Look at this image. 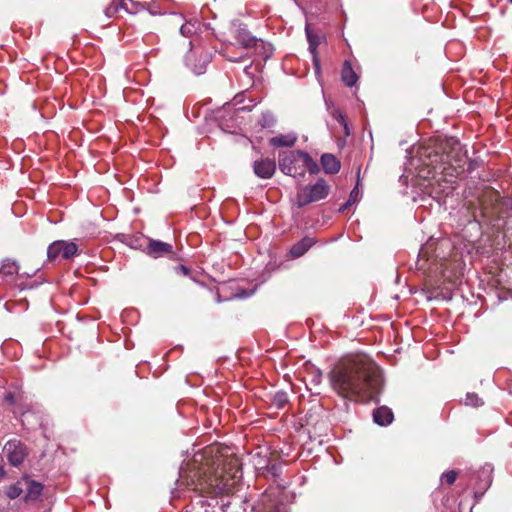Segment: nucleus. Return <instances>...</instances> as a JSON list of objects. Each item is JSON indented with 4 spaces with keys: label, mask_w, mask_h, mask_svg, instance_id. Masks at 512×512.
Segmentation results:
<instances>
[{
    "label": "nucleus",
    "mask_w": 512,
    "mask_h": 512,
    "mask_svg": "<svg viewBox=\"0 0 512 512\" xmlns=\"http://www.w3.org/2000/svg\"><path fill=\"white\" fill-rule=\"evenodd\" d=\"M181 484L198 492L191 502L192 511L209 512L210 504L202 496H219L234 493L242 479L241 462L229 447L212 445L196 453L187 471L180 476Z\"/></svg>",
    "instance_id": "nucleus-1"
},
{
    "label": "nucleus",
    "mask_w": 512,
    "mask_h": 512,
    "mask_svg": "<svg viewBox=\"0 0 512 512\" xmlns=\"http://www.w3.org/2000/svg\"><path fill=\"white\" fill-rule=\"evenodd\" d=\"M332 389L352 402H368L379 393L381 373L375 362L364 354H355L340 360L330 371Z\"/></svg>",
    "instance_id": "nucleus-2"
},
{
    "label": "nucleus",
    "mask_w": 512,
    "mask_h": 512,
    "mask_svg": "<svg viewBox=\"0 0 512 512\" xmlns=\"http://www.w3.org/2000/svg\"><path fill=\"white\" fill-rule=\"evenodd\" d=\"M441 165L439 169L445 175L457 177L464 172L465 157L461 153V145L459 141L451 138L446 141L442 148L440 156Z\"/></svg>",
    "instance_id": "nucleus-3"
},
{
    "label": "nucleus",
    "mask_w": 512,
    "mask_h": 512,
    "mask_svg": "<svg viewBox=\"0 0 512 512\" xmlns=\"http://www.w3.org/2000/svg\"><path fill=\"white\" fill-rule=\"evenodd\" d=\"M329 193L330 185L325 179L319 178L315 183L308 184L298 189L296 204L298 207H303L310 203L326 199Z\"/></svg>",
    "instance_id": "nucleus-4"
},
{
    "label": "nucleus",
    "mask_w": 512,
    "mask_h": 512,
    "mask_svg": "<svg viewBox=\"0 0 512 512\" xmlns=\"http://www.w3.org/2000/svg\"><path fill=\"white\" fill-rule=\"evenodd\" d=\"M304 157L305 152L300 150H291L279 154V169L285 175L292 177L304 176Z\"/></svg>",
    "instance_id": "nucleus-5"
},
{
    "label": "nucleus",
    "mask_w": 512,
    "mask_h": 512,
    "mask_svg": "<svg viewBox=\"0 0 512 512\" xmlns=\"http://www.w3.org/2000/svg\"><path fill=\"white\" fill-rule=\"evenodd\" d=\"M204 27L203 23L199 21L198 19H190L185 20L183 23H181L179 27V32L182 36L189 38L190 42L189 45L191 46V49L189 53L186 56L187 63L193 67L194 71L198 74L202 73L203 66H197L194 64V56L196 54V51H194V40L195 37L202 31V28Z\"/></svg>",
    "instance_id": "nucleus-6"
},
{
    "label": "nucleus",
    "mask_w": 512,
    "mask_h": 512,
    "mask_svg": "<svg viewBox=\"0 0 512 512\" xmlns=\"http://www.w3.org/2000/svg\"><path fill=\"white\" fill-rule=\"evenodd\" d=\"M78 254V245L74 241L56 240L47 248V260L55 261L59 256L70 260Z\"/></svg>",
    "instance_id": "nucleus-7"
},
{
    "label": "nucleus",
    "mask_w": 512,
    "mask_h": 512,
    "mask_svg": "<svg viewBox=\"0 0 512 512\" xmlns=\"http://www.w3.org/2000/svg\"><path fill=\"white\" fill-rule=\"evenodd\" d=\"M4 449L9 463L13 466L21 465L28 454L26 446L17 440L8 441Z\"/></svg>",
    "instance_id": "nucleus-8"
},
{
    "label": "nucleus",
    "mask_w": 512,
    "mask_h": 512,
    "mask_svg": "<svg viewBox=\"0 0 512 512\" xmlns=\"http://www.w3.org/2000/svg\"><path fill=\"white\" fill-rule=\"evenodd\" d=\"M276 171V162L270 158H261L254 161L253 172L261 179H270Z\"/></svg>",
    "instance_id": "nucleus-9"
},
{
    "label": "nucleus",
    "mask_w": 512,
    "mask_h": 512,
    "mask_svg": "<svg viewBox=\"0 0 512 512\" xmlns=\"http://www.w3.org/2000/svg\"><path fill=\"white\" fill-rule=\"evenodd\" d=\"M146 253L154 258H159L173 253V247L166 242L148 239Z\"/></svg>",
    "instance_id": "nucleus-10"
},
{
    "label": "nucleus",
    "mask_w": 512,
    "mask_h": 512,
    "mask_svg": "<svg viewBox=\"0 0 512 512\" xmlns=\"http://www.w3.org/2000/svg\"><path fill=\"white\" fill-rule=\"evenodd\" d=\"M282 505L265 492L255 506V512H283Z\"/></svg>",
    "instance_id": "nucleus-11"
},
{
    "label": "nucleus",
    "mask_w": 512,
    "mask_h": 512,
    "mask_svg": "<svg viewBox=\"0 0 512 512\" xmlns=\"http://www.w3.org/2000/svg\"><path fill=\"white\" fill-rule=\"evenodd\" d=\"M321 165L326 174H336L339 172L341 164L336 156L325 153L321 156Z\"/></svg>",
    "instance_id": "nucleus-12"
},
{
    "label": "nucleus",
    "mask_w": 512,
    "mask_h": 512,
    "mask_svg": "<svg viewBox=\"0 0 512 512\" xmlns=\"http://www.w3.org/2000/svg\"><path fill=\"white\" fill-rule=\"evenodd\" d=\"M25 492V501H35L42 495L43 485L27 477Z\"/></svg>",
    "instance_id": "nucleus-13"
},
{
    "label": "nucleus",
    "mask_w": 512,
    "mask_h": 512,
    "mask_svg": "<svg viewBox=\"0 0 512 512\" xmlns=\"http://www.w3.org/2000/svg\"><path fill=\"white\" fill-rule=\"evenodd\" d=\"M394 415L390 408L386 406L378 407L373 412V420L381 426L389 425L393 421Z\"/></svg>",
    "instance_id": "nucleus-14"
},
{
    "label": "nucleus",
    "mask_w": 512,
    "mask_h": 512,
    "mask_svg": "<svg viewBox=\"0 0 512 512\" xmlns=\"http://www.w3.org/2000/svg\"><path fill=\"white\" fill-rule=\"evenodd\" d=\"M341 79L344 82V84L348 87H353L358 82L359 77L357 73L354 71L351 62L348 60H346L343 63Z\"/></svg>",
    "instance_id": "nucleus-15"
},
{
    "label": "nucleus",
    "mask_w": 512,
    "mask_h": 512,
    "mask_svg": "<svg viewBox=\"0 0 512 512\" xmlns=\"http://www.w3.org/2000/svg\"><path fill=\"white\" fill-rule=\"evenodd\" d=\"M307 39L309 43V50L313 57V63L318 73L320 71V61L318 58L317 47L320 44V38L318 35L312 33L308 28L306 29Z\"/></svg>",
    "instance_id": "nucleus-16"
},
{
    "label": "nucleus",
    "mask_w": 512,
    "mask_h": 512,
    "mask_svg": "<svg viewBox=\"0 0 512 512\" xmlns=\"http://www.w3.org/2000/svg\"><path fill=\"white\" fill-rule=\"evenodd\" d=\"M313 244L314 240L312 238L304 237L291 247L290 254L293 258L301 257L309 250L310 247L313 246Z\"/></svg>",
    "instance_id": "nucleus-17"
},
{
    "label": "nucleus",
    "mask_w": 512,
    "mask_h": 512,
    "mask_svg": "<svg viewBox=\"0 0 512 512\" xmlns=\"http://www.w3.org/2000/svg\"><path fill=\"white\" fill-rule=\"evenodd\" d=\"M296 141V136L292 134L278 135L270 139V144L274 147H292Z\"/></svg>",
    "instance_id": "nucleus-18"
},
{
    "label": "nucleus",
    "mask_w": 512,
    "mask_h": 512,
    "mask_svg": "<svg viewBox=\"0 0 512 512\" xmlns=\"http://www.w3.org/2000/svg\"><path fill=\"white\" fill-rule=\"evenodd\" d=\"M27 483V476L22 477L16 483L8 487L6 495L10 499L18 498L25 491V484Z\"/></svg>",
    "instance_id": "nucleus-19"
},
{
    "label": "nucleus",
    "mask_w": 512,
    "mask_h": 512,
    "mask_svg": "<svg viewBox=\"0 0 512 512\" xmlns=\"http://www.w3.org/2000/svg\"><path fill=\"white\" fill-rule=\"evenodd\" d=\"M120 6L128 13L135 14L146 8L147 3L139 0H121Z\"/></svg>",
    "instance_id": "nucleus-20"
},
{
    "label": "nucleus",
    "mask_w": 512,
    "mask_h": 512,
    "mask_svg": "<svg viewBox=\"0 0 512 512\" xmlns=\"http://www.w3.org/2000/svg\"><path fill=\"white\" fill-rule=\"evenodd\" d=\"M0 272L7 277H13L18 274L19 272V265L15 260L12 259H5L3 260Z\"/></svg>",
    "instance_id": "nucleus-21"
},
{
    "label": "nucleus",
    "mask_w": 512,
    "mask_h": 512,
    "mask_svg": "<svg viewBox=\"0 0 512 512\" xmlns=\"http://www.w3.org/2000/svg\"><path fill=\"white\" fill-rule=\"evenodd\" d=\"M304 159V174L306 170L309 171L310 174H317L320 171L318 163L306 152Z\"/></svg>",
    "instance_id": "nucleus-22"
},
{
    "label": "nucleus",
    "mask_w": 512,
    "mask_h": 512,
    "mask_svg": "<svg viewBox=\"0 0 512 512\" xmlns=\"http://www.w3.org/2000/svg\"><path fill=\"white\" fill-rule=\"evenodd\" d=\"M288 396L286 392L279 391L272 398V405L278 409L284 408L288 404Z\"/></svg>",
    "instance_id": "nucleus-23"
},
{
    "label": "nucleus",
    "mask_w": 512,
    "mask_h": 512,
    "mask_svg": "<svg viewBox=\"0 0 512 512\" xmlns=\"http://www.w3.org/2000/svg\"><path fill=\"white\" fill-rule=\"evenodd\" d=\"M464 404L466 406L477 408L483 405V401L476 393H467L464 399Z\"/></svg>",
    "instance_id": "nucleus-24"
},
{
    "label": "nucleus",
    "mask_w": 512,
    "mask_h": 512,
    "mask_svg": "<svg viewBox=\"0 0 512 512\" xmlns=\"http://www.w3.org/2000/svg\"><path fill=\"white\" fill-rule=\"evenodd\" d=\"M456 479H457V473L454 470L447 471V472L443 473L441 476V481L443 483H446L447 485L454 484Z\"/></svg>",
    "instance_id": "nucleus-25"
},
{
    "label": "nucleus",
    "mask_w": 512,
    "mask_h": 512,
    "mask_svg": "<svg viewBox=\"0 0 512 512\" xmlns=\"http://www.w3.org/2000/svg\"><path fill=\"white\" fill-rule=\"evenodd\" d=\"M120 8H121L120 3L119 4L112 3L108 7H106V9L104 10V13L108 18H112L116 15V13L118 12V10Z\"/></svg>",
    "instance_id": "nucleus-26"
},
{
    "label": "nucleus",
    "mask_w": 512,
    "mask_h": 512,
    "mask_svg": "<svg viewBox=\"0 0 512 512\" xmlns=\"http://www.w3.org/2000/svg\"><path fill=\"white\" fill-rule=\"evenodd\" d=\"M358 195H359V191H358V189L355 187V188L351 191V193H350V195H349V199H348L347 203L342 207V209H341V210H344L345 208H347V206L354 204V203L357 201V199H358Z\"/></svg>",
    "instance_id": "nucleus-27"
},
{
    "label": "nucleus",
    "mask_w": 512,
    "mask_h": 512,
    "mask_svg": "<svg viewBox=\"0 0 512 512\" xmlns=\"http://www.w3.org/2000/svg\"><path fill=\"white\" fill-rule=\"evenodd\" d=\"M4 400L10 404V405H13L16 403V397L14 395V393L12 392H7L4 396Z\"/></svg>",
    "instance_id": "nucleus-28"
},
{
    "label": "nucleus",
    "mask_w": 512,
    "mask_h": 512,
    "mask_svg": "<svg viewBox=\"0 0 512 512\" xmlns=\"http://www.w3.org/2000/svg\"><path fill=\"white\" fill-rule=\"evenodd\" d=\"M176 270H177V272H179L185 276L189 275V273H190V269L185 265L177 266Z\"/></svg>",
    "instance_id": "nucleus-29"
},
{
    "label": "nucleus",
    "mask_w": 512,
    "mask_h": 512,
    "mask_svg": "<svg viewBox=\"0 0 512 512\" xmlns=\"http://www.w3.org/2000/svg\"><path fill=\"white\" fill-rule=\"evenodd\" d=\"M183 20V17L182 16H175V23L176 24H179L181 21Z\"/></svg>",
    "instance_id": "nucleus-30"
},
{
    "label": "nucleus",
    "mask_w": 512,
    "mask_h": 512,
    "mask_svg": "<svg viewBox=\"0 0 512 512\" xmlns=\"http://www.w3.org/2000/svg\"><path fill=\"white\" fill-rule=\"evenodd\" d=\"M206 62H208V56L207 55H205V57L203 59V63H206Z\"/></svg>",
    "instance_id": "nucleus-31"
},
{
    "label": "nucleus",
    "mask_w": 512,
    "mask_h": 512,
    "mask_svg": "<svg viewBox=\"0 0 512 512\" xmlns=\"http://www.w3.org/2000/svg\"><path fill=\"white\" fill-rule=\"evenodd\" d=\"M510 3H512V0H508Z\"/></svg>",
    "instance_id": "nucleus-32"
}]
</instances>
